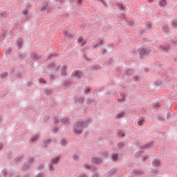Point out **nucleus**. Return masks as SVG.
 <instances>
[{"label":"nucleus","mask_w":177,"mask_h":177,"mask_svg":"<svg viewBox=\"0 0 177 177\" xmlns=\"http://www.w3.org/2000/svg\"><path fill=\"white\" fill-rule=\"evenodd\" d=\"M113 59L109 58V59H108V61H107V64H109V65L110 66V64H113Z\"/></svg>","instance_id":"50"},{"label":"nucleus","mask_w":177,"mask_h":177,"mask_svg":"<svg viewBox=\"0 0 177 177\" xmlns=\"http://www.w3.org/2000/svg\"><path fill=\"white\" fill-rule=\"evenodd\" d=\"M146 28H147V30H150V28H151V22L147 23Z\"/></svg>","instance_id":"45"},{"label":"nucleus","mask_w":177,"mask_h":177,"mask_svg":"<svg viewBox=\"0 0 177 177\" xmlns=\"http://www.w3.org/2000/svg\"><path fill=\"white\" fill-rule=\"evenodd\" d=\"M72 77H75V78L80 80V78H81V72L78 70L73 71L72 73Z\"/></svg>","instance_id":"10"},{"label":"nucleus","mask_w":177,"mask_h":177,"mask_svg":"<svg viewBox=\"0 0 177 177\" xmlns=\"http://www.w3.org/2000/svg\"><path fill=\"white\" fill-rule=\"evenodd\" d=\"M64 34L66 37H68L69 38H73V37H74V35H73L72 33H70L68 31L65 30L64 32Z\"/></svg>","instance_id":"26"},{"label":"nucleus","mask_w":177,"mask_h":177,"mask_svg":"<svg viewBox=\"0 0 177 177\" xmlns=\"http://www.w3.org/2000/svg\"><path fill=\"white\" fill-rule=\"evenodd\" d=\"M126 24L129 27H135V21H126Z\"/></svg>","instance_id":"27"},{"label":"nucleus","mask_w":177,"mask_h":177,"mask_svg":"<svg viewBox=\"0 0 177 177\" xmlns=\"http://www.w3.org/2000/svg\"><path fill=\"white\" fill-rule=\"evenodd\" d=\"M53 93V91L52 89L48 88L46 90V95H52Z\"/></svg>","instance_id":"39"},{"label":"nucleus","mask_w":177,"mask_h":177,"mask_svg":"<svg viewBox=\"0 0 177 177\" xmlns=\"http://www.w3.org/2000/svg\"><path fill=\"white\" fill-rule=\"evenodd\" d=\"M61 122L65 125H68V124H70V120H68V118L64 117L61 118Z\"/></svg>","instance_id":"13"},{"label":"nucleus","mask_w":177,"mask_h":177,"mask_svg":"<svg viewBox=\"0 0 177 177\" xmlns=\"http://www.w3.org/2000/svg\"><path fill=\"white\" fill-rule=\"evenodd\" d=\"M18 56L20 57V59H24V54L21 53H18Z\"/></svg>","instance_id":"54"},{"label":"nucleus","mask_w":177,"mask_h":177,"mask_svg":"<svg viewBox=\"0 0 177 177\" xmlns=\"http://www.w3.org/2000/svg\"><path fill=\"white\" fill-rule=\"evenodd\" d=\"M35 159L32 157H29L26 162L24 164V165L21 167V169L23 171H27V169H30V167L34 163Z\"/></svg>","instance_id":"4"},{"label":"nucleus","mask_w":177,"mask_h":177,"mask_svg":"<svg viewBox=\"0 0 177 177\" xmlns=\"http://www.w3.org/2000/svg\"><path fill=\"white\" fill-rule=\"evenodd\" d=\"M121 98L119 99V100H121V102H125V95L123 94H120Z\"/></svg>","instance_id":"49"},{"label":"nucleus","mask_w":177,"mask_h":177,"mask_svg":"<svg viewBox=\"0 0 177 177\" xmlns=\"http://www.w3.org/2000/svg\"><path fill=\"white\" fill-rule=\"evenodd\" d=\"M22 14L24 16H27L28 15V11L27 10H24L22 11Z\"/></svg>","instance_id":"56"},{"label":"nucleus","mask_w":177,"mask_h":177,"mask_svg":"<svg viewBox=\"0 0 177 177\" xmlns=\"http://www.w3.org/2000/svg\"><path fill=\"white\" fill-rule=\"evenodd\" d=\"M150 147H153V142H150L145 145H142L140 147V153L141 151H145V149H150Z\"/></svg>","instance_id":"7"},{"label":"nucleus","mask_w":177,"mask_h":177,"mask_svg":"<svg viewBox=\"0 0 177 177\" xmlns=\"http://www.w3.org/2000/svg\"><path fill=\"white\" fill-rule=\"evenodd\" d=\"M60 161V156H56L51 159L50 162L48 164L49 171H55V165H57Z\"/></svg>","instance_id":"3"},{"label":"nucleus","mask_w":177,"mask_h":177,"mask_svg":"<svg viewBox=\"0 0 177 177\" xmlns=\"http://www.w3.org/2000/svg\"><path fill=\"white\" fill-rule=\"evenodd\" d=\"M64 86L68 87V86H71V85H73V82L70 81V80H67L64 82Z\"/></svg>","instance_id":"29"},{"label":"nucleus","mask_w":177,"mask_h":177,"mask_svg":"<svg viewBox=\"0 0 177 177\" xmlns=\"http://www.w3.org/2000/svg\"><path fill=\"white\" fill-rule=\"evenodd\" d=\"M67 68V66H66L65 65H64L62 66V75L63 76L66 75V69Z\"/></svg>","instance_id":"36"},{"label":"nucleus","mask_w":177,"mask_h":177,"mask_svg":"<svg viewBox=\"0 0 177 177\" xmlns=\"http://www.w3.org/2000/svg\"><path fill=\"white\" fill-rule=\"evenodd\" d=\"M151 51V50L147 48H139L138 52L140 59H142V57H145V56H148Z\"/></svg>","instance_id":"5"},{"label":"nucleus","mask_w":177,"mask_h":177,"mask_svg":"<svg viewBox=\"0 0 177 177\" xmlns=\"http://www.w3.org/2000/svg\"><path fill=\"white\" fill-rule=\"evenodd\" d=\"M24 156H17L15 158L16 162H20V161H21L24 158Z\"/></svg>","instance_id":"32"},{"label":"nucleus","mask_w":177,"mask_h":177,"mask_svg":"<svg viewBox=\"0 0 177 177\" xmlns=\"http://www.w3.org/2000/svg\"><path fill=\"white\" fill-rule=\"evenodd\" d=\"M61 145H62V146H66V145H67V140H65V138H62V139L61 140Z\"/></svg>","instance_id":"35"},{"label":"nucleus","mask_w":177,"mask_h":177,"mask_svg":"<svg viewBox=\"0 0 177 177\" xmlns=\"http://www.w3.org/2000/svg\"><path fill=\"white\" fill-rule=\"evenodd\" d=\"M100 68V66L99 64L94 65L91 67V71H97Z\"/></svg>","instance_id":"28"},{"label":"nucleus","mask_w":177,"mask_h":177,"mask_svg":"<svg viewBox=\"0 0 177 177\" xmlns=\"http://www.w3.org/2000/svg\"><path fill=\"white\" fill-rule=\"evenodd\" d=\"M152 165L154 168H156L157 169H158V167L161 165V161H160V160L158 159H154L152 161Z\"/></svg>","instance_id":"8"},{"label":"nucleus","mask_w":177,"mask_h":177,"mask_svg":"<svg viewBox=\"0 0 177 177\" xmlns=\"http://www.w3.org/2000/svg\"><path fill=\"white\" fill-rule=\"evenodd\" d=\"M171 24H172L173 27L177 28V19H174L171 21Z\"/></svg>","instance_id":"42"},{"label":"nucleus","mask_w":177,"mask_h":177,"mask_svg":"<svg viewBox=\"0 0 177 177\" xmlns=\"http://www.w3.org/2000/svg\"><path fill=\"white\" fill-rule=\"evenodd\" d=\"M177 44V39L176 38H174L171 40H169L167 42V45L168 46H158V49L159 50H161L162 52H168V50H169V45H171V46H175Z\"/></svg>","instance_id":"2"},{"label":"nucleus","mask_w":177,"mask_h":177,"mask_svg":"<svg viewBox=\"0 0 177 177\" xmlns=\"http://www.w3.org/2000/svg\"><path fill=\"white\" fill-rule=\"evenodd\" d=\"M10 53H12V48H8L6 50V55L7 56H9Z\"/></svg>","instance_id":"41"},{"label":"nucleus","mask_w":177,"mask_h":177,"mask_svg":"<svg viewBox=\"0 0 177 177\" xmlns=\"http://www.w3.org/2000/svg\"><path fill=\"white\" fill-rule=\"evenodd\" d=\"M83 167L85 168V169H90V171H92V172H96L97 171L96 167L91 165H84Z\"/></svg>","instance_id":"9"},{"label":"nucleus","mask_w":177,"mask_h":177,"mask_svg":"<svg viewBox=\"0 0 177 177\" xmlns=\"http://www.w3.org/2000/svg\"><path fill=\"white\" fill-rule=\"evenodd\" d=\"M112 160L113 161H118V153H114L112 156Z\"/></svg>","instance_id":"30"},{"label":"nucleus","mask_w":177,"mask_h":177,"mask_svg":"<svg viewBox=\"0 0 177 177\" xmlns=\"http://www.w3.org/2000/svg\"><path fill=\"white\" fill-rule=\"evenodd\" d=\"M23 39H19L17 41V45H18V49H20V48H21V46H23Z\"/></svg>","instance_id":"24"},{"label":"nucleus","mask_w":177,"mask_h":177,"mask_svg":"<svg viewBox=\"0 0 177 177\" xmlns=\"http://www.w3.org/2000/svg\"><path fill=\"white\" fill-rule=\"evenodd\" d=\"M118 8L120 10H124V6L122 4H118Z\"/></svg>","instance_id":"60"},{"label":"nucleus","mask_w":177,"mask_h":177,"mask_svg":"<svg viewBox=\"0 0 177 177\" xmlns=\"http://www.w3.org/2000/svg\"><path fill=\"white\" fill-rule=\"evenodd\" d=\"M49 121V115H47L44 118V122H48Z\"/></svg>","instance_id":"57"},{"label":"nucleus","mask_w":177,"mask_h":177,"mask_svg":"<svg viewBox=\"0 0 177 177\" xmlns=\"http://www.w3.org/2000/svg\"><path fill=\"white\" fill-rule=\"evenodd\" d=\"M87 104H88V106H91L94 108L97 106V102L96 101H95L94 100H88L87 102Z\"/></svg>","instance_id":"12"},{"label":"nucleus","mask_w":177,"mask_h":177,"mask_svg":"<svg viewBox=\"0 0 177 177\" xmlns=\"http://www.w3.org/2000/svg\"><path fill=\"white\" fill-rule=\"evenodd\" d=\"M92 122V118H88L85 121L76 122L73 124V132L77 135H81L84 128H86Z\"/></svg>","instance_id":"1"},{"label":"nucleus","mask_w":177,"mask_h":177,"mask_svg":"<svg viewBox=\"0 0 177 177\" xmlns=\"http://www.w3.org/2000/svg\"><path fill=\"white\" fill-rule=\"evenodd\" d=\"M60 66H56V64L55 63H50L48 64V68H53L55 71H57Z\"/></svg>","instance_id":"16"},{"label":"nucleus","mask_w":177,"mask_h":177,"mask_svg":"<svg viewBox=\"0 0 177 177\" xmlns=\"http://www.w3.org/2000/svg\"><path fill=\"white\" fill-rule=\"evenodd\" d=\"M162 30L165 34H169V27L167 25L162 26Z\"/></svg>","instance_id":"15"},{"label":"nucleus","mask_w":177,"mask_h":177,"mask_svg":"<svg viewBox=\"0 0 177 177\" xmlns=\"http://www.w3.org/2000/svg\"><path fill=\"white\" fill-rule=\"evenodd\" d=\"M71 2H77L78 5H81V3H82V0H71Z\"/></svg>","instance_id":"47"},{"label":"nucleus","mask_w":177,"mask_h":177,"mask_svg":"<svg viewBox=\"0 0 177 177\" xmlns=\"http://www.w3.org/2000/svg\"><path fill=\"white\" fill-rule=\"evenodd\" d=\"M6 77H8V72H3L0 75V78H1L2 80H5Z\"/></svg>","instance_id":"31"},{"label":"nucleus","mask_w":177,"mask_h":177,"mask_svg":"<svg viewBox=\"0 0 177 177\" xmlns=\"http://www.w3.org/2000/svg\"><path fill=\"white\" fill-rule=\"evenodd\" d=\"M133 174L136 176H142L143 175V171L136 169L133 171Z\"/></svg>","instance_id":"19"},{"label":"nucleus","mask_w":177,"mask_h":177,"mask_svg":"<svg viewBox=\"0 0 177 177\" xmlns=\"http://www.w3.org/2000/svg\"><path fill=\"white\" fill-rule=\"evenodd\" d=\"M30 139L32 142H37V140H38V136L36 135V136H32Z\"/></svg>","instance_id":"38"},{"label":"nucleus","mask_w":177,"mask_h":177,"mask_svg":"<svg viewBox=\"0 0 177 177\" xmlns=\"http://www.w3.org/2000/svg\"><path fill=\"white\" fill-rule=\"evenodd\" d=\"M91 92V88L89 87H86L84 89V93L85 95H87V93H89Z\"/></svg>","instance_id":"43"},{"label":"nucleus","mask_w":177,"mask_h":177,"mask_svg":"<svg viewBox=\"0 0 177 177\" xmlns=\"http://www.w3.org/2000/svg\"><path fill=\"white\" fill-rule=\"evenodd\" d=\"M143 122H145V119H143V118H140L138 122V124L140 125V127H142V125H143Z\"/></svg>","instance_id":"33"},{"label":"nucleus","mask_w":177,"mask_h":177,"mask_svg":"<svg viewBox=\"0 0 177 177\" xmlns=\"http://www.w3.org/2000/svg\"><path fill=\"white\" fill-rule=\"evenodd\" d=\"M161 84H162V82H161V80H157L156 82V86H160V85H161Z\"/></svg>","instance_id":"51"},{"label":"nucleus","mask_w":177,"mask_h":177,"mask_svg":"<svg viewBox=\"0 0 177 177\" xmlns=\"http://www.w3.org/2000/svg\"><path fill=\"white\" fill-rule=\"evenodd\" d=\"M17 77H18V78H23V76L21 75V73H18L17 74Z\"/></svg>","instance_id":"61"},{"label":"nucleus","mask_w":177,"mask_h":177,"mask_svg":"<svg viewBox=\"0 0 177 177\" xmlns=\"http://www.w3.org/2000/svg\"><path fill=\"white\" fill-rule=\"evenodd\" d=\"M39 82H40V84H46V81H45V80L42 78H39Z\"/></svg>","instance_id":"52"},{"label":"nucleus","mask_w":177,"mask_h":177,"mask_svg":"<svg viewBox=\"0 0 177 177\" xmlns=\"http://www.w3.org/2000/svg\"><path fill=\"white\" fill-rule=\"evenodd\" d=\"M6 12H3L0 14V17H6Z\"/></svg>","instance_id":"58"},{"label":"nucleus","mask_w":177,"mask_h":177,"mask_svg":"<svg viewBox=\"0 0 177 177\" xmlns=\"http://www.w3.org/2000/svg\"><path fill=\"white\" fill-rule=\"evenodd\" d=\"M133 78L135 82H138V81H139V77L138 75L134 76Z\"/></svg>","instance_id":"55"},{"label":"nucleus","mask_w":177,"mask_h":177,"mask_svg":"<svg viewBox=\"0 0 177 177\" xmlns=\"http://www.w3.org/2000/svg\"><path fill=\"white\" fill-rule=\"evenodd\" d=\"M49 9V6L48 5V2L45 1L41 6V12H44L45 10H48Z\"/></svg>","instance_id":"18"},{"label":"nucleus","mask_w":177,"mask_h":177,"mask_svg":"<svg viewBox=\"0 0 177 177\" xmlns=\"http://www.w3.org/2000/svg\"><path fill=\"white\" fill-rule=\"evenodd\" d=\"M73 158L75 160V161H78V160H80V158L78 157V155H77L75 153L73 154Z\"/></svg>","instance_id":"46"},{"label":"nucleus","mask_w":177,"mask_h":177,"mask_svg":"<svg viewBox=\"0 0 177 177\" xmlns=\"http://www.w3.org/2000/svg\"><path fill=\"white\" fill-rule=\"evenodd\" d=\"M116 170L115 169H112L111 171H109L107 174V176L111 177L113 176V175H115Z\"/></svg>","instance_id":"22"},{"label":"nucleus","mask_w":177,"mask_h":177,"mask_svg":"<svg viewBox=\"0 0 177 177\" xmlns=\"http://www.w3.org/2000/svg\"><path fill=\"white\" fill-rule=\"evenodd\" d=\"M77 41L79 44H81L82 46H84V45L86 44V41H85V39H84V37H80L79 38H77Z\"/></svg>","instance_id":"17"},{"label":"nucleus","mask_w":177,"mask_h":177,"mask_svg":"<svg viewBox=\"0 0 177 177\" xmlns=\"http://www.w3.org/2000/svg\"><path fill=\"white\" fill-rule=\"evenodd\" d=\"M32 59L35 61L39 60L41 59V55H38L37 53H33L32 54Z\"/></svg>","instance_id":"14"},{"label":"nucleus","mask_w":177,"mask_h":177,"mask_svg":"<svg viewBox=\"0 0 177 177\" xmlns=\"http://www.w3.org/2000/svg\"><path fill=\"white\" fill-rule=\"evenodd\" d=\"M147 158H149V156H142V161H146V160H147Z\"/></svg>","instance_id":"63"},{"label":"nucleus","mask_w":177,"mask_h":177,"mask_svg":"<svg viewBox=\"0 0 177 177\" xmlns=\"http://www.w3.org/2000/svg\"><path fill=\"white\" fill-rule=\"evenodd\" d=\"M91 162L96 164L97 165H100L103 162V160L99 157L95 156L91 158Z\"/></svg>","instance_id":"6"},{"label":"nucleus","mask_w":177,"mask_h":177,"mask_svg":"<svg viewBox=\"0 0 177 177\" xmlns=\"http://www.w3.org/2000/svg\"><path fill=\"white\" fill-rule=\"evenodd\" d=\"M104 44V41L103 39L100 40L99 43L93 44V49H99L100 48V45H103Z\"/></svg>","instance_id":"11"},{"label":"nucleus","mask_w":177,"mask_h":177,"mask_svg":"<svg viewBox=\"0 0 177 177\" xmlns=\"http://www.w3.org/2000/svg\"><path fill=\"white\" fill-rule=\"evenodd\" d=\"M79 177H88V175L83 174H80Z\"/></svg>","instance_id":"64"},{"label":"nucleus","mask_w":177,"mask_h":177,"mask_svg":"<svg viewBox=\"0 0 177 177\" xmlns=\"http://www.w3.org/2000/svg\"><path fill=\"white\" fill-rule=\"evenodd\" d=\"M50 139L46 140L43 142L42 146L43 147H46L48 145H50Z\"/></svg>","instance_id":"25"},{"label":"nucleus","mask_w":177,"mask_h":177,"mask_svg":"<svg viewBox=\"0 0 177 177\" xmlns=\"http://www.w3.org/2000/svg\"><path fill=\"white\" fill-rule=\"evenodd\" d=\"M58 131H59V127H55L53 128V133H56V132H57Z\"/></svg>","instance_id":"59"},{"label":"nucleus","mask_w":177,"mask_h":177,"mask_svg":"<svg viewBox=\"0 0 177 177\" xmlns=\"http://www.w3.org/2000/svg\"><path fill=\"white\" fill-rule=\"evenodd\" d=\"M151 176H156V175H157V174H158V170L153 169L151 171Z\"/></svg>","instance_id":"37"},{"label":"nucleus","mask_w":177,"mask_h":177,"mask_svg":"<svg viewBox=\"0 0 177 177\" xmlns=\"http://www.w3.org/2000/svg\"><path fill=\"white\" fill-rule=\"evenodd\" d=\"M35 177H45V174H44L43 173H39L35 176Z\"/></svg>","instance_id":"53"},{"label":"nucleus","mask_w":177,"mask_h":177,"mask_svg":"<svg viewBox=\"0 0 177 177\" xmlns=\"http://www.w3.org/2000/svg\"><path fill=\"white\" fill-rule=\"evenodd\" d=\"M127 113L125 112H122V113H119L115 115V118L117 120L120 119V118H124V117H125V115Z\"/></svg>","instance_id":"20"},{"label":"nucleus","mask_w":177,"mask_h":177,"mask_svg":"<svg viewBox=\"0 0 177 177\" xmlns=\"http://www.w3.org/2000/svg\"><path fill=\"white\" fill-rule=\"evenodd\" d=\"M132 73H133V70L132 69H128L127 71H126V74L127 75H131V74H132Z\"/></svg>","instance_id":"44"},{"label":"nucleus","mask_w":177,"mask_h":177,"mask_svg":"<svg viewBox=\"0 0 177 177\" xmlns=\"http://www.w3.org/2000/svg\"><path fill=\"white\" fill-rule=\"evenodd\" d=\"M54 124H55V125H59V124H60V120H59V118H55Z\"/></svg>","instance_id":"40"},{"label":"nucleus","mask_w":177,"mask_h":177,"mask_svg":"<svg viewBox=\"0 0 177 177\" xmlns=\"http://www.w3.org/2000/svg\"><path fill=\"white\" fill-rule=\"evenodd\" d=\"M75 102L76 103H80L81 104L84 103V98L82 97L75 98Z\"/></svg>","instance_id":"23"},{"label":"nucleus","mask_w":177,"mask_h":177,"mask_svg":"<svg viewBox=\"0 0 177 177\" xmlns=\"http://www.w3.org/2000/svg\"><path fill=\"white\" fill-rule=\"evenodd\" d=\"M56 56V54H51L48 56V59H52V57H55Z\"/></svg>","instance_id":"62"},{"label":"nucleus","mask_w":177,"mask_h":177,"mask_svg":"<svg viewBox=\"0 0 177 177\" xmlns=\"http://www.w3.org/2000/svg\"><path fill=\"white\" fill-rule=\"evenodd\" d=\"M3 172L4 177L8 176V175H10V176H12V175H13V173H9V172H8L7 170H3Z\"/></svg>","instance_id":"34"},{"label":"nucleus","mask_w":177,"mask_h":177,"mask_svg":"<svg viewBox=\"0 0 177 177\" xmlns=\"http://www.w3.org/2000/svg\"><path fill=\"white\" fill-rule=\"evenodd\" d=\"M159 6L160 8H165V6H167V1L165 0L159 1Z\"/></svg>","instance_id":"21"},{"label":"nucleus","mask_w":177,"mask_h":177,"mask_svg":"<svg viewBox=\"0 0 177 177\" xmlns=\"http://www.w3.org/2000/svg\"><path fill=\"white\" fill-rule=\"evenodd\" d=\"M124 144L123 142H120L118 144V149H122V147H124Z\"/></svg>","instance_id":"48"}]
</instances>
